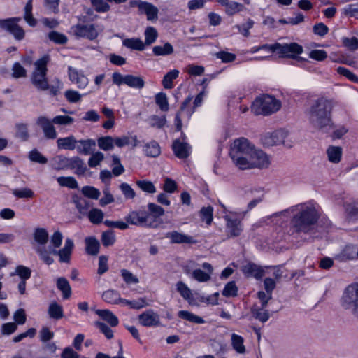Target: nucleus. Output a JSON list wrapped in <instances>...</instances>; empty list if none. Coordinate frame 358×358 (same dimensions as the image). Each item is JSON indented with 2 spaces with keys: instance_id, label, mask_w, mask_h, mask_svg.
Returning a JSON list of instances; mask_svg holds the SVG:
<instances>
[{
  "instance_id": "nucleus-40",
  "label": "nucleus",
  "mask_w": 358,
  "mask_h": 358,
  "mask_svg": "<svg viewBox=\"0 0 358 358\" xmlns=\"http://www.w3.org/2000/svg\"><path fill=\"white\" fill-rule=\"evenodd\" d=\"M144 36L145 42L143 43L145 44V46L150 45L153 44L158 38V32L155 27L150 26L146 27L144 31Z\"/></svg>"
},
{
  "instance_id": "nucleus-41",
  "label": "nucleus",
  "mask_w": 358,
  "mask_h": 358,
  "mask_svg": "<svg viewBox=\"0 0 358 358\" xmlns=\"http://www.w3.org/2000/svg\"><path fill=\"white\" fill-rule=\"evenodd\" d=\"M144 152L148 157H156L160 154V147L157 142L152 141L145 145Z\"/></svg>"
},
{
  "instance_id": "nucleus-56",
  "label": "nucleus",
  "mask_w": 358,
  "mask_h": 358,
  "mask_svg": "<svg viewBox=\"0 0 358 358\" xmlns=\"http://www.w3.org/2000/svg\"><path fill=\"white\" fill-rule=\"evenodd\" d=\"M238 293V287L234 281H230L225 285L222 295L226 297L236 296Z\"/></svg>"
},
{
  "instance_id": "nucleus-50",
  "label": "nucleus",
  "mask_w": 358,
  "mask_h": 358,
  "mask_svg": "<svg viewBox=\"0 0 358 358\" xmlns=\"http://www.w3.org/2000/svg\"><path fill=\"white\" fill-rule=\"evenodd\" d=\"M148 122L149 124L150 125V127L161 129L165 125V124L166 122V119L165 115H162V116L159 117V116L153 115L148 117Z\"/></svg>"
},
{
  "instance_id": "nucleus-57",
  "label": "nucleus",
  "mask_w": 358,
  "mask_h": 358,
  "mask_svg": "<svg viewBox=\"0 0 358 358\" xmlns=\"http://www.w3.org/2000/svg\"><path fill=\"white\" fill-rule=\"evenodd\" d=\"M120 303H123L125 305L129 306L133 309H141L145 306V300L143 298H139L137 300L129 301L121 298Z\"/></svg>"
},
{
  "instance_id": "nucleus-26",
  "label": "nucleus",
  "mask_w": 358,
  "mask_h": 358,
  "mask_svg": "<svg viewBox=\"0 0 358 358\" xmlns=\"http://www.w3.org/2000/svg\"><path fill=\"white\" fill-rule=\"evenodd\" d=\"M335 259L339 262H347L356 259V246L354 245H346L343 250L336 255Z\"/></svg>"
},
{
  "instance_id": "nucleus-55",
  "label": "nucleus",
  "mask_w": 358,
  "mask_h": 358,
  "mask_svg": "<svg viewBox=\"0 0 358 358\" xmlns=\"http://www.w3.org/2000/svg\"><path fill=\"white\" fill-rule=\"evenodd\" d=\"M101 242L105 247L113 245L115 242V236L113 231L108 230L103 232L101 234Z\"/></svg>"
},
{
  "instance_id": "nucleus-23",
  "label": "nucleus",
  "mask_w": 358,
  "mask_h": 358,
  "mask_svg": "<svg viewBox=\"0 0 358 358\" xmlns=\"http://www.w3.org/2000/svg\"><path fill=\"white\" fill-rule=\"evenodd\" d=\"M76 145L77 152L79 154L89 155L93 152L96 146V142L93 139L78 141Z\"/></svg>"
},
{
  "instance_id": "nucleus-27",
  "label": "nucleus",
  "mask_w": 358,
  "mask_h": 358,
  "mask_svg": "<svg viewBox=\"0 0 358 358\" xmlns=\"http://www.w3.org/2000/svg\"><path fill=\"white\" fill-rule=\"evenodd\" d=\"M251 194H254L255 193H261V195L257 196L255 199H253L250 201L247 206V210L245 211L238 213V215L243 218L247 213L254 208L258 203H261L264 199V189L262 187L258 188H252L250 190Z\"/></svg>"
},
{
  "instance_id": "nucleus-30",
  "label": "nucleus",
  "mask_w": 358,
  "mask_h": 358,
  "mask_svg": "<svg viewBox=\"0 0 358 358\" xmlns=\"http://www.w3.org/2000/svg\"><path fill=\"white\" fill-rule=\"evenodd\" d=\"M85 242V250L88 255L94 256L99 253L100 243L95 237H87Z\"/></svg>"
},
{
  "instance_id": "nucleus-28",
  "label": "nucleus",
  "mask_w": 358,
  "mask_h": 358,
  "mask_svg": "<svg viewBox=\"0 0 358 358\" xmlns=\"http://www.w3.org/2000/svg\"><path fill=\"white\" fill-rule=\"evenodd\" d=\"M77 143L78 141L73 135L65 138H59L57 141L58 148L69 150H73L76 149Z\"/></svg>"
},
{
  "instance_id": "nucleus-17",
  "label": "nucleus",
  "mask_w": 358,
  "mask_h": 358,
  "mask_svg": "<svg viewBox=\"0 0 358 358\" xmlns=\"http://www.w3.org/2000/svg\"><path fill=\"white\" fill-rule=\"evenodd\" d=\"M138 322L143 327H157L160 324V317L153 310L149 309L138 315Z\"/></svg>"
},
{
  "instance_id": "nucleus-54",
  "label": "nucleus",
  "mask_w": 358,
  "mask_h": 358,
  "mask_svg": "<svg viewBox=\"0 0 358 358\" xmlns=\"http://www.w3.org/2000/svg\"><path fill=\"white\" fill-rule=\"evenodd\" d=\"M81 192L85 197L92 199H98L101 194L100 191L92 186H84Z\"/></svg>"
},
{
  "instance_id": "nucleus-33",
  "label": "nucleus",
  "mask_w": 358,
  "mask_h": 358,
  "mask_svg": "<svg viewBox=\"0 0 358 358\" xmlns=\"http://www.w3.org/2000/svg\"><path fill=\"white\" fill-rule=\"evenodd\" d=\"M73 202L74 203L79 213L83 215L87 214L91 206L90 201H88L86 198L76 195L73 196Z\"/></svg>"
},
{
  "instance_id": "nucleus-16",
  "label": "nucleus",
  "mask_w": 358,
  "mask_h": 358,
  "mask_svg": "<svg viewBox=\"0 0 358 358\" xmlns=\"http://www.w3.org/2000/svg\"><path fill=\"white\" fill-rule=\"evenodd\" d=\"M36 124L38 125L43 130L44 136L48 139H55L57 136V133L53 125L52 120H50L48 118L44 116H39L36 122Z\"/></svg>"
},
{
  "instance_id": "nucleus-5",
  "label": "nucleus",
  "mask_w": 358,
  "mask_h": 358,
  "mask_svg": "<svg viewBox=\"0 0 358 358\" xmlns=\"http://www.w3.org/2000/svg\"><path fill=\"white\" fill-rule=\"evenodd\" d=\"M280 108V101L273 96L267 94L257 97L252 102L251 110L256 115L266 116L276 113Z\"/></svg>"
},
{
  "instance_id": "nucleus-21",
  "label": "nucleus",
  "mask_w": 358,
  "mask_h": 358,
  "mask_svg": "<svg viewBox=\"0 0 358 358\" xmlns=\"http://www.w3.org/2000/svg\"><path fill=\"white\" fill-rule=\"evenodd\" d=\"M166 237L169 238L172 243H188L194 244L197 241L192 236L180 233L177 231H173L166 234Z\"/></svg>"
},
{
  "instance_id": "nucleus-15",
  "label": "nucleus",
  "mask_w": 358,
  "mask_h": 358,
  "mask_svg": "<svg viewBox=\"0 0 358 358\" xmlns=\"http://www.w3.org/2000/svg\"><path fill=\"white\" fill-rule=\"evenodd\" d=\"M131 7H137L141 14H145L147 20L149 21H156L158 19V8L153 4L143 1L141 0H135L130 2Z\"/></svg>"
},
{
  "instance_id": "nucleus-37",
  "label": "nucleus",
  "mask_w": 358,
  "mask_h": 358,
  "mask_svg": "<svg viewBox=\"0 0 358 358\" xmlns=\"http://www.w3.org/2000/svg\"><path fill=\"white\" fill-rule=\"evenodd\" d=\"M178 315L180 318L195 324H203L205 320L200 316L194 315V313L187 310H180L178 313Z\"/></svg>"
},
{
  "instance_id": "nucleus-14",
  "label": "nucleus",
  "mask_w": 358,
  "mask_h": 358,
  "mask_svg": "<svg viewBox=\"0 0 358 358\" xmlns=\"http://www.w3.org/2000/svg\"><path fill=\"white\" fill-rule=\"evenodd\" d=\"M245 164V169L252 167L262 169L268 166L269 160L266 153L261 150H256L254 148Z\"/></svg>"
},
{
  "instance_id": "nucleus-31",
  "label": "nucleus",
  "mask_w": 358,
  "mask_h": 358,
  "mask_svg": "<svg viewBox=\"0 0 358 358\" xmlns=\"http://www.w3.org/2000/svg\"><path fill=\"white\" fill-rule=\"evenodd\" d=\"M33 236L34 241L39 245L38 247H45V245L49 239V235L45 229L41 227L36 228Z\"/></svg>"
},
{
  "instance_id": "nucleus-35",
  "label": "nucleus",
  "mask_w": 358,
  "mask_h": 358,
  "mask_svg": "<svg viewBox=\"0 0 358 358\" xmlns=\"http://www.w3.org/2000/svg\"><path fill=\"white\" fill-rule=\"evenodd\" d=\"M122 45L131 50L142 51L145 49V44L141 38H131L123 40Z\"/></svg>"
},
{
  "instance_id": "nucleus-24",
  "label": "nucleus",
  "mask_w": 358,
  "mask_h": 358,
  "mask_svg": "<svg viewBox=\"0 0 358 358\" xmlns=\"http://www.w3.org/2000/svg\"><path fill=\"white\" fill-rule=\"evenodd\" d=\"M250 313L254 319L261 322L262 323H265L270 318L268 310L265 308L259 307L257 304H253L251 306Z\"/></svg>"
},
{
  "instance_id": "nucleus-52",
  "label": "nucleus",
  "mask_w": 358,
  "mask_h": 358,
  "mask_svg": "<svg viewBox=\"0 0 358 358\" xmlns=\"http://www.w3.org/2000/svg\"><path fill=\"white\" fill-rule=\"evenodd\" d=\"M28 157L31 162L41 164H45L48 162V159L37 149H33L31 150L29 153Z\"/></svg>"
},
{
  "instance_id": "nucleus-60",
  "label": "nucleus",
  "mask_w": 358,
  "mask_h": 358,
  "mask_svg": "<svg viewBox=\"0 0 358 358\" xmlns=\"http://www.w3.org/2000/svg\"><path fill=\"white\" fill-rule=\"evenodd\" d=\"M137 186L143 192L153 194L156 192V188L153 183L148 180H138L136 181Z\"/></svg>"
},
{
  "instance_id": "nucleus-3",
  "label": "nucleus",
  "mask_w": 358,
  "mask_h": 358,
  "mask_svg": "<svg viewBox=\"0 0 358 358\" xmlns=\"http://www.w3.org/2000/svg\"><path fill=\"white\" fill-rule=\"evenodd\" d=\"M74 248V243L71 238H66L64 247L60 250L52 248L51 247H37L36 252L38 255L41 260L47 265L54 263V259L51 255H57L59 261L61 263L69 264L71 261V257Z\"/></svg>"
},
{
  "instance_id": "nucleus-19",
  "label": "nucleus",
  "mask_w": 358,
  "mask_h": 358,
  "mask_svg": "<svg viewBox=\"0 0 358 358\" xmlns=\"http://www.w3.org/2000/svg\"><path fill=\"white\" fill-rule=\"evenodd\" d=\"M172 149L175 155L179 159L187 158L191 152V146L185 142H182L178 139L173 141Z\"/></svg>"
},
{
  "instance_id": "nucleus-7",
  "label": "nucleus",
  "mask_w": 358,
  "mask_h": 358,
  "mask_svg": "<svg viewBox=\"0 0 358 358\" xmlns=\"http://www.w3.org/2000/svg\"><path fill=\"white\" fill-rule=\"evenodd\" d=\"M49 57L44 55L34 62L35 69L32 74V82L35 87L41 90L48 89V81L46 79L47 64Z\"/></svg>"
},
{
  "instance_id": "nucleus-20",
  "label": "nucleus",
  "mask_w": 358,
  "mask_h": 358,
  "mask_svg": "<svg viewBox=\"0 0 358 358\" xmlns=\"http://www.w3.org/2000/svg\"><path fill=\"white\" fill-rule=\"evenodd\" d=\"M202 267L206 271L201 269H195L192 273V278L200 282H208L210 279V275L213 273V267L210 264L204 262Z\"/></svg>"
},
{
  "instance_id": "nucleus-18",
  "label": "nucleus",
  "mask_w": 358,
  "mask_h": 358,
  "mask_svg": "<svg viewBox=\"0 0 358 358\" xmlns=\"http://www.w3.org/2000/svg\"><path fill=\"white\" fill-rule=\"evenodd\" d=\"M243 273L248 278L253 277L260 280L265 274L264 268L252 262H248L241 268Z\"/></svg>"
},
{
  "instance_id": "nucleus-34",
  "label": "nucleus",
  "mask_w": 358,
  "mask_h": 358,
  "mask_svg": "<svg viewBox=\"0 0 358 358\" xmlns=\"http://www.w3.org/2000/svg\"><path fill=\"white\" fill-rule=\"evenodd\" d=\"M48 313L50 318L56 320H60L64 317L62 306L55 301L50 303L49 305Z\"/></svg>"
},
{
  "instance_id": "nucleus-61",
  "label": "nucleus",
  "mask_w": 358,
  "mask_h": 358,
  "mask_svg": "<svg viewBox=\"0 0 358 358\" xmlns=\"http://www.w3.org/2000/svg\"><path fill=\"white\" fill-rule=\"evenodd\" d=\"M91 3L98 13H106L110 8V5L105 0H90Z\"/></svg>"
},
{
  "instance_id": "nucleus-10",
  "label": "nucleus",
  "mask_w": 358,
  "mask_h": 358,
  "mask_svg": "<svg viewBox=\"0 0 358 358\" xmlns=\"http://www.w3.org/2000/svg\"><path fill=\"white\" fill-rule=\"evenodd\" d=\"M21 20L19 17L0 20V28L11 34L15 40L22 41L25 36V31L18 24Z\"/></svg>"
},
{
  "instance_id": "nucleus-63",
  "label": "nucleus",
  "mask_w": 358,
  "mask_h": 358,
  "mask_svg": "<svg viewBox=\"0 0 358 358\" xmlns=\"http://www.w3.org/2000/svg\"><path fill=\"white\" fill-rule=\"evenodd\" d=\"M342 42L343 45L351 51H355L358 49V39L356 37H344L342 38Z\"/></svg>"
},
{
  "instance_id": "nucleus-47",
  "label": "nucleus",
  "mask_w": 358,
  "mask_h": 358,
  "mask_svg": "<svg viewBox=\"0 0 358 358\" xmlns=\"http://www.w3.org/2000/svg\"><path fill=\"white\" fill-rule=\"evenodd\" d=\"M98 146L103 150H111L114 148V138L111 136L100 137L97 140Z\"/></svg>"
},
{
  "instance_id": "nucleus-44",
  "label": "nucleus",
  "mask_w": 358,
  "mask_h": 358,
  "mask_svg": "<svg viewBox=\"0 0 358 358\" xmlns=\"http://www.w3.org/2000/svg\"><path fill=\"white\" fill-rule=\"evenodd\" d=\"M179 76V71L173 69L168 72L162 80V84L165 89H171L173 87V80Z\"/></svg>"
},
{
  "instance_id": "nucleus-42",
  "label": "nucleus",
  "mask_w": 358,
  "mask_h": 358,
  "mask_svg": "<svg viewBox=\"0 0 358 358\" xmlns=\"http://www.w3.org/2000/svg\"><path fill=\"white\" fill-rule=\"evenodd\" d=\"M327 154L331 162L338 163L341 158L342 149L338 146H330L327 150Z\"/></svg>"
},
{
  "instance_id": "nucleus-13",
  "label": "nucleus",
  "mask_w": 358,
  "mask_h": 358,
  "mask_svg": "<svg viewBox=\"0 0 358 358\" xmlns=\"http://www.w3.org/2000/svg\"><path fill=\"white\" fill-rule=\"evenodd\" d=\"M288 136V131L279 129L273 132H268L261 137L262 144L266 147L278 145L284 143Z\"/></svg>"
},
{
  "instance_id": "nucleus-25",
  "label": "nucleus",
  "mask_w": 358,
  "mask_h": 358,
  "mask_svg": "<svg viewBox=\"0 0 358 358\" xmlns=\"http://www.w3.org/2000/svg\"><path fill=\"white\" fill-rule=\"evenodd\" d=\"M68 169H76L75 173L78 176L84 175L87 166L83 160L79 157H69Z\"/></svg>"
},
{
  "instance_id": "nucleus-51",
  "label": "nucleus",
  "mask_w": 358,
  "mask_h": 358,
  "mask_svg": "<svg viewBox=\"0 0 358 358\" xmlns=\"http://www.w3.org/2000/svg\"><path fill=\"white\" fill-rule=\"evenodd\" d=\"M104 216L103 212L98 208H93L88 213V218L93 224H99Z\"/></svg>"
},
{
  "instance_id": "nucleus-59",
  "label": "nucleus",
  "mask_w": 358,
  "mask_h": 358,
  "mask_svg": "<svg viewBox=\"0 0 358 358\" xmlns=\"http://www.w3.org/2000/svg\"><path fill=\"white\" fill-rule=\"evenodd\" d=\"M213 208L212 206L203 207L200 210L201 220L205 221L208 225H210L213 221Z\"/></svg>"
},
{
  "instance_id": "nucleus-32",
  "label": "nucleus",
  "mask_w": 358,
  "mask_h": 358,
  "mask_svg": "<svg viewBox=\"0 0 358 358\" xmlns=\"http://www.w3.org/2000/svg\"><path fill=\"white\" fill-rule=\"evenodd\" d=\"M15 137L20 139L22 141H27L29 138V132L28 124L23 122H17L15 125Z\"/></svg>"
},
{
  "instance_id": "nucleus-64",
  "label": "nucleus",
  "mask_w": 358,
  "mask_h": 358,
  "mask_svg": "<svg viewBox=\"0 0 358 358\" xmlns=\"http://www.w3.org/2000/svg\"><path fill=\"white\" fill-rule=\"evenodd\" d=\"M345 15L358 19V3L349 4L343 8Z\"/></svg>"
},
{
  "instance_id": "nucleus-9",
  "label": "nucleus",
  "mask_w": 358,
  "mask_h": 358,
  "mask_svg": "<svg viewBox=\"0 0 358 358\" xmlns=\"http://www.w3.org/2000/svg\"><path fill=\"white\" fill-rule=\"evenodd\" d=\"M303 51V47L297 43L292 42L290 43H278L276 52L279 54L280 57L282 58H291L296 59L299 62L305 61L301 55Z\"/></svg>"
},
{
  "instance_id": "nucleus-11",
  "label": "nucleus",
  "mask_w": 358,
  "mask_h": 358,
  "mask_svg": "<svg viewBox=\"0 0 358 358\" xmlns=\"http://www.w3.org/2000/svg\"><path fill=\"white\" fill-rule=\"evenodd\" d=\"M69 34L76 38H83L90 41L95 40L99 36V31L94 24L78 23L71 27Z\"/></svg>"
},
{
  "instance_id": "nucleus-43",
  "label": "nucleus",
  "mask_w": 358,
  "mask_h": 358,
  "mask_svg": "<svg viewBox=\"0 0 358 358\" xmlns=\"http://www.w3.org/2000/svg\"><path fill=\"white\" fill-rule=\"evenodd\" d=\"M144 80L141 76L133 75H127L125 85L132 88H143L144 87Z\"/></svg>"
},
{
  "instance_id": "nucleus-1",
  "label": "nucleus",
  "mask_w": 358,
  "mask_h": 358,
  "mask_svg": "<svg viewBox=\"0 0 358 358\" xmlns=\"http://www.w3.org/2000/svg\"><path fill=\"white\" fill-rule=\"evenodd\" d=\"M292 213L289 230L292 235L308 234L312 231L319 218L317 206L311 203H301L274 214L275 216Z\"/></svg>"
},
{
  "instance_id": "nucleus-58",
  "label": "nucleus",
  "mask_w": 358,
  "mask_h": 358,
  "mask_svg": "<svg viewBox=\"0 0 358 358\" xmlns=\"http://www.w3.org/2000/svg\"><path fill=\"white\" fill-rule=\"evenodd\" d=\"M48 38L51 41L61 45L66 43L68 41L67 37L64 34L55 31H50L48 34Z\"/></svg>"
},
{
  "instance_id": "nucleus-2",
  "label": "nucleus",
  "mask_w": 358,
  "mask_h": 358,
  "mask_svg": "<svg viewBox=\"0 0 358 358\" xmlns=\"http://www.w3.org/2000/svg\"><path fill=\"white\" fill-rule=\"evenodd\" d=\"M336 102L333 99L320 97L314 100L306 111L310 126L322 131H327L334 127L331 113Z\"/></svg>"
},
{
  "instance_id": "nucleus-6",
  "label": "nucleus",
  "mask_w": 358,
  "mask_h": 358,
  "mask_svg": "<svg viewBox=\"0 0 358 358\" xmlns=\"http://www.w3.org/2000/svg\"><path fill=\"white\" fill-rule=\"evenodd\" d=\"M340 303L345 310L358 319V282L352 283L345 287Z\"/></svg>"
},
{
  "instance_id": "nucleus-49",
  "label": "nucleus",
  "mask_w": 358,
  "mask_h": 358,
  "mask_svg": "<svg viewBox=\"0 0 358 358\" xmlns=\"http://www.w3.org/2000/svg\"><path fill=\"white\" fill-rule=\"evenodd\" d=\"M231 343L234 349L238 352L243 354L245 352V348L243 345V338L237 334L231 335Z\"/></svg>"
},
{
  "instance_id": "nucleus-38",
  "label": "nucleus",
  "mask_w": 358,
  "mask_h": 358,
  "mask_svg": "<svg viewBox=\"0 0 358 358\" xmlns=\"http://www.w3.org/2000/svg\"><path fill=\"white\" fill-rule=\"evenodd\" d=\"M152 52L155 56H167L173 52V47L169 43L163 45H155L152 48Z\"/></svg>"
},
{
  "instance_id": "nucleus-36",
  "label": "nucleus",
  "mask_w": 358,
  "mask_h": 358,
  "mask_svg": "<svg viewBox=\"0 0 358 358\" xmlns=\"http://www.w3.org/2000/svg\"><path fill=\"white\" fill-rule=\"evenodd\" d=\"M57 287L63 294V298L69 299L71 295V288L69 281L64 277L58 278L57 280Z\"/></svg>"
},
{
  "instance_id": "nucleus-53",
  "label": "nucleus",
  "mask_w": 358,
  "mask_h": 358,
  "mask_svg": "<svg viewBox=\"0 0 358 358\" xmlns=\"http://www.w3.org/2000/svg\"><path fill=\"white\" fill-rule=\"evenodd\" d=\"M155 102L162 111L166 112L169 110V103L166 95L164 93L159 92L155 96Z\"/></svg>"
},
{
  "instance_id": "nucleus-22",
  "label": "nucleus",
  "mask_w": 358,
  "mask_h": 358,
  "mask_svg": "<svg viewBox=\"0 0 358 358\" xmlns=\"http://www.w3.org/2000/svg\"><path fill=\"white\" fill-rule=\"evenodd\" d=\"M69 77L70 80L75 83L78 88H85L87 83L88 79L83 74L80 73L76 69L71 66L68 67Z\"/></svg>"
},
{
  "instance_id": "nucleus-46",
  "label": "nucleus",
  "mask_w": 358,
  "mask_h": 358,
  "mask_svg": "<svg viewBox=\"0 0 358 358\" xmlns=\"http://www.w3.org/2000/svg\"><path fill=\"white\" fill-rule=\"evenodd\" d=\"M57 180L62 187H67L70 189H77L78 187L76 180L72 176H60L57 178Z\"/></svg>"
},
{
  "instance_id": "nucleus-12",
  "label": "nucleus",
  "mask_w": 358,
  "mask_h": 358,
  "mask_svg": "<svg viewBox=\"0 0 358 358\" xmlns=\"http://www.w3.org/2000/svg\"><path fill=\"white\" fill-rule=\"evenodd\" d=\"M238 217L242 218L238 213L235 212H229L223 217L226 221L227 234L229 237L239 236L243 230L241 220Z\"/></svg>"
},
{
  "instance_id": "nucleus-29",
  "label": "nucleus",
  "mask_w": 358,
  "mask_h": 358,
  "mask_svg": "<svg viewBox=\"0 0 358 358\" xmlns=\"http://www.w3.org/2000/svg\"><path fill=\"white\" fill-rule=\"evenodd\" d=\"M96 314L101 317L104 321L107 322L111 327H116L119 324V320L109 310H96Z\"/></svg>"
},
{
  "instance_id": "nucleus-48",
  "label": "nucleus",
  "mask_w": 358,
  "mask_h": 358,
  "mask_svg": "<svg viewBox=\"0 0 358 358\" xmlns=\"http://www.w3.org/2000/svg\"><path fill=\"white\" fill-rule=\"evenodd\" d=\"M148 208L149 210L148 213L152 216L151 220H155L157 222V219L164 214V210L163 208L154 203H149L148 204Z\"/></svg>"
},
{
  "instance_id": "nucleus-8",
  "label": "nucleus",
  "mask_w": 358,
  "mask_h": 358,
  "mask_svg": "<svg viewBox=\"0 0 358 358\" xmlns=\"http://www.w3.org/2000/svg\"><path fill=\"white\" fill-rule=\"evenodd\" d=\"M152 216L145 210H132L125 217L129 224L138 227L157 228L159 222L155 220H151Z\"/></svg>"
},
{
  "instance_id": "nucleus-62",
  "label": "nucleus",
  "mask_w": 358,
  "mask_h": 358,
  "mask_svg": "<svg viewBox=\"0 0 358 358\" xmlns=\"http://www.w3.org/2000/svg\"><path fill=\"white\" fill-rule=\"evenodd\" d=\"M243 8L244 6L241 3L234 1L229 2L226 6V13L229 15H233L243 10Z\"/></svg>"
},
{
  "instance_id": "nucleus-4",
  "label": "nucleus",
  "mask_w": 358,
  "mask_h": 358,
  "mask_svg": "<svg viewBox=\"0 0 358 358\" xmlns=\"http://www.w3.org/2000/svg\"><path fill=\"white\" fill-rule=\"evenodd\" d=\"M253 148L254 145L247 138L236 139L230 150V156L235 165L241 169H245L247 159Z\"/></svg>"
},
{
  "instance_id": "nucleus-39",
  "label": "nucleus",
  "mask_w": 358,
  "mask_h": 358,
  "mask_svg": "<svg viewBox=\"0 0 358 358\" xmlns=\"http://www.w3.org/2000/svg\"><path fill=\"white\" fill-rule=\"evenodd\" d=\"M102 299L104 301L112 304H117L121 301L119 292L113 289L105 291L102 294Z\"/></svg>"
},
{
  "instance_id": "nucleus-45",
  "label": "nucleus",
  "mask_w": 358,
  "mask_h": 358,
  "mask_svg": "<svg viewBox=\"0 0 358 358\" xmlns=\"http://www.w3.org/2000/svg\"><path fill=\"white\" fill-rule=\"evenodd\" d=\"M177 291L180 293L181 296L188 301L189 303L192 299V294L191 289L182 281H179L176 284Z\"/></svg>"
}]
</instances>
